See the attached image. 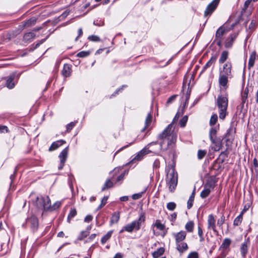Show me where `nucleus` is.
<instances>
[{
    "label": "nucleus",
    "instance_id": "nucleus-18",
    "mask_svg": "<svg viewBox=\"0 0 258 258\" xmlns=\"http://www.w3.org/2000/svg\"><path fill=\"white\" fill-rule=\"evenodd\" d=\"M15 78V74H12L8 77L6 82V86L7 88H8L10 89H11L15 87V83L14 82Z\"/></svg>",
    "mask_w": 258,
    "mask_h": 258
},
{
    "label": "nucleus",
    "instance_id": "nucleus-2",
    "mask_svg": "<svg viewBox=\"0 0 258 258\" xmlns=\"http://www.w3.org/2000/svg\"><path fill=\"white\" fill-rule=\"evenodd\" d=\"M228 94L225 92L218 96L216 100V105L218 108L219 118L223 120L227 115V111L228 98Z\"/></svg>",
    "mask_w": 258,
    "mask_h": 258
},
{
    "label": "nucleus",
    "instance_id": "nucleus-38",
    "mask_svg": "<svg viewBox=\"0 0 258 258\" xmlns=\"http://www.w3.org/2000/svg\"><path fill=\"white\" fill-rule=\"evenodd\" d=\"M90 54V51H82L77 54V56L79 57H85L88 56Z\"/></svg>",
    "mask_w": 258,
    "mask_h": 258
},
{
    "label": "nucleus",
    "instance_id": "nucleus-35",
    "mask_svg": "<svg viewBox=\"0 0 258 258\" xmlns=\"http://www.w3.org/2000/svg\"><path fill=\"white\" fill-rule=\"evenodd\" d=\"M231 243V240L229 238H225L221 246V247L224 248H228L230 244Z\"/></svg>",
    "mask_w": 258,
    "mask_h": 258
},
{
    "label": "nucleus",
    "instance_id": "nucleus-16",
    "mask_svg": "<svg viewBox=\"0 0 258 258\" xmlns=\"http://www.w3.org/2000/svg\"><path fill=\"white\" fill-rule=\"evenodd\" d=\"M250 245L249 239L247 238L243 243L241 244L240 246V251L242 256L245 258L248 250V248Z\"/></svg>",
    "mask_w": 258,
    "mask_h": 258
},
{
    "label": "nucleus",
    "instance_id": "nucleus-33",
    "mask_svg": "<svg viewBox=\"0 0 258 258\" xmlns=\"http://www.w3.org/2000/svg\"><path fill=\"white\" fill-rule=\"evenodd\" d=\"M77 215V211L75 209H71L70 213L68 215L67 221L70 223L71 220Z\"/></svg>",
    "mask_w": 258,
    "mask_h": 258
},
{
    "label": "nucleus",
    "instance_id": "nucleus-49",
    "mask_svg": "<svg viewBox=\"0 0 258 258\" xmlns=\"http://www.w3.org/2000/svg\"><path fill=\"white\" fill-rule=\"evenodd\" d=\"M225 216L222 215L220 219H219L217 221V225L219 226H221L225 222Z\"/></svg>",
    "mask_w": 258,
    "mask_h": 258
},
{
    "label": "nucleus",
    "instance_id": "nucleus-60",
    "mask_svg": "<svg viewBox=\"0 0 258 258\" xmlns=\"http://www.w3.org/2000/svg\"><path fill=\"white\" fill-rule=\"evenodd\" d=\"M124 174L122 173L119 176H118L117 178V181H119L122 180L124 178Z\"/></svg>",
    "mask_w": 258,
    "mask_h": 258
},
{
    "label": "nucleus",
    "instance_id": "nucleus-14",
    "mask_svg": "<svg viewBox=\"0 0 258 258\" xmlns=\"http://www.w3.org/2000/svg\"><path fill=\"white\" fill-rule=\"evenodd\" d=\"M229 77L225 75H219V84L220 86L222 87L224 89L226 90L228 88V78Z\"/></svg>",
    "mask_w": 258,
    "mask_h": 258
},
{
    "label": "nucleus",
    "instance_id": "nucleus-56",
    "mask_svg": "<svg viewBox=\"0 0 258 258\" xmlns=\"http://www.w3.org/2000/svg\"><path fill=\"white\" fill-rule=\"evenodd\" d=\"M126 86L123 85L120 88L116 90L112 95L113 96H115L116 94H118V92L121 91L123 89V88L125 87Z\"/></svg>",
    "mask_w": 258,
    "mask_h": 258
},
{
    "label": "nucleus",
    "instance_id": "nucleus-46",
    "mask_svg": "<svg viewBox=\"0 0 258 258\" xmlns=\"http://www.w3.org/2000/svg\"><path fill=\"white\" fill-rule=\"evenodd\" d=\"M60 205L61 203L60 202H55L52 206H50V210L53 211L56 210L60 207Z\"/></svg>",
    "mask_w": 258,
    "mask_h": 258
},
{
    "label": "nucleus",
    "instance_id": "nucleus-11",
    "mask_svg": "<svg viewBox=\"0 0 258 258\" xmlns=\"http://www.w3.org/2000/svg\"><path fill=\"white\" fill-rule=\"evenodd\" d=\"M230 30V28H228L225 24L222 25L216 31L215 34L216 39L222 38V36Z\"/></svg>",
    "mask_w": 258,
    "mask_h": 258
},
{
    "label": "nucleus",
    "instance_id": "nucleus-1",
    "mask_svg": "<svg viewBox=\"0 0 258 258\" xmlns=\"http://www.w3.org/2000/svg\"><path fill=\"white\" fill-rule=\"evenodd\" d=\"M166 172V182L170 192H173L177 186L178 176L175 171L174 164L168 165L165 169Z\"/></svg>",
    "mask_w": 258,
    "mask_h": 258
},
{
    "label": "nucleus",
    "instance_id": "nucleus-9",
    "mask_svg": "<svg viewBox=\"0 0 258 258\" xmlns=\"http://www.w3.org/2000/svg\"><path fill=\"white\" fill-rule=\"evenodd\" d=\"M68 151L69 147H67L61 152L59 155V158L60 159V164L58 167L59 170L62 169L64 166V163L68 157Z\"/></svg>",
    "mask_w": 258,
    "mask_h": 258
},
{
    "label": "nucleus",
    "instance_id": "nucleus-50",
    "mask_svg": "<svg viewBox=\"0 0 258 258\" xmlns=\"http://www.w3.org/2000/svg\"><path fill=\"white\" fill-rule=\"evenodd\" d=\"M179 117H180V114L179 112H177L175 116H174L172 122L170 123V124H172V127H173V125L177 122Z\"/></svg>",
    "mask_w": 258,
    "mask_h": 258
},
{
    "label": "nucleus",
    "instance_id": "nucleus-25",
    "mask_svg": "<svg viewBox=\"0 0 258 258\" xmlns=\"http://www.w3.org/2000/svg\"><path fill=\"white\" fill-rule=\"evenodd\" d=\"M112 230L109 231L101 239L102 244H104L111 237Z\"/></svg>",
    "mask_w": 258,
    "mask_h": 258
},
{
    "label": "nucleus",
    "instance_id": "nucleus-34",
    "mask_svg": "<svg viewBox=\"0 0 258 258\" xmlns=\"http://www.w3.org/2000/svg\"><path fill=\"white\" fill-rule=\"evenodd\" d=\"M217 130L215 127L212 128L209 132V137L210 140H213V139L217 138Z\"/></svg>",
    "mask_w": 258,
    "mask_h": 258
},
{
    "label": "nucleus",
    "instance_id": "nucleus-43",
    "mask_svg": "<svg viewBox=\"0 0 258 258\" xmlns=\"http://www.w3.org/2000/svg\"><path fill=\"white\" fill-rule=\"evenodd\" d=\"M207 151L206 150H199L198 152V157L199 159H202L206 155Z\"/></svg>",
    "mask_w": 258,
    "mask_h": 258
},
{
    "label": "nucleus",
    "instance_id": "nucleus-22",
    "mask_svg": "<svg viewBox=\"0 0 258 258\" xmlns=\"http://www.w3.org/2000/svg\"><path fill=\"white\" fill-rule=\"evenodd\" d=\"M71 68L69 64L66 63L63 66V70H62V75L64 77H68L70 76L71 74Z\"/></svg>",
    "mask_w": 258,
    "mask_h": 258
},
{
    "label": "nucleus",
    "instance_id": "nucleus-39",
    "mask_svg": "<svg viewBox=\"0 0 258 258\" xmlns=\"http://www.w3.org/2000/svg\"><path fill=\"white\" fill-rule=\"evenodd\" d=\"M36 22V19L32 18L25 22V26H30L34 25Z\"/></svg>",
    "mask_w": 258,
    "mask_h": 258
},
{
    "label": "nucleus",
    "instance_id": "nucleus-3",
    "mask_svg": "<svg viewBox=\"0 0 258 258\" xmlns=\"http://www.w3.org/2000/svg\"><path fill=\"white\" fill-rule=\"evenodd\" d=\"M173 236L175 240L177 250L181 253L186 251L188 249V246L186 243L183 242V240L186 236V232L182 230L177 233H173Z\"/></svg>",
    "mask_w": 258,
    "mask_h": 258
},
{
    "label": "nucleus",
    "instance_id": "nucleus-21",
    "mask_svg": "<svg viewBox=\"0 0 258 258\" xmlns=\"http://www.w3.org/2000/svg\"><path fill=\"white\" fill-rule=\"evenodd\" d=\"M256 58V52L255 51H253L251 53L249 58L248 60V69H250L251 68L253 67L254 64V62Z\"/></svg>",
    "mask_w": 258,
    "mask_h": 258
},
{
    "label": "nucleus",
    "instance_id": "nucleus-61",
    "mask_svg": "<svg viewBox=\"0 0 258 258\" xmlns=\"http://www.w3.org/2000/svg\"><path fill=\"white\" fill-rule=\"evenodd\" d=\"M175 98V96H172L170 97L167 100V103H170Z\"/></svg>",
    "mask_w": 258,
    "mask_h": 258
},
{
    "label": "nucleus",
    "instance_id": "nucleus-48",
    "mask_svg": "<svg viewBox=\"0 0 258 258\" xmlns=\"http://www.w3.org/2000/svg\"><path fill=\"white\" fill-rule=\"evenodd\" d=\"M194 201V199H192V197H189L187 203V208L188 209H190L192 207Z\"/></svg>",
    "mask_w": 258,
    "mask_h": 258
},
{
    "label": "nucleus",
    "instance_id": "nucleus-20",
    "mask_svg": "<svg viewBox=\"0 0 258 258\" xmlns=\"http://www.w3.org/2000/svg\"><path fill=\"white\" fill-rule=\"evenodd\" d=\"M65 143H66V142L62 140L54 142L50 146V147L49 148V151H54V150H56V149H57L59 147Z\"/></svg>",
    "mask_w": 258,
    "mask_h": 258
},
{
    "label": "nucleus",
    "instance_id": "nucleus-15",
    "mask_svg": "<svg viewBox=\"0 0 258 258\" xmlns=\"http://www.w3.org/2000/svg\"><path fill=\"white\" fill-rule=\"evenodd\" d=\"M27 222L30 225L31 228L33 231H35L37 229L38 227V220L35 216H31L27 219Z\"/></svg>",
    "mask_w": 258,
    "mask_h": 258
},
{
    "label": "nucleus",
    "instance_id": "nucleus-52",
    "mask_svg": "<svg viewBox=\"0 0 258 258\" xmlns=\"http://www.w3.org/2000/svg\"><path fill=\"white\" fill-rule=\"evenodd\" d=\"M142 196V193H138L133 195L132 198L134 200H138L140 199Z\"/></svg>",
    "mask_w": 258,
    "mask_h": 258
},
{
    "label": "nucleus",
    "instance_id": "nucleus-64",
    "mask_svg": "<svg viewBox=\"0 0 258 258\" xmlns=\"http://www.w3.org/2000/svg\"><path fill=\"white\" fill-rule=\"evenodd\" d=\"M122 255L120 253H116L113 258H122Z\"/></svg>",
    "mask_w": 258,
    "mask_h": 258
},
{
    "label": "nucleus",
    "instance_id": "nucleus-10",
    "mask_svg": "<svg viewBox=\"0 0 258 258\" xmlns=\"http://www.w3.org/2000/svg\"><path fill=\"white\" fill-rule=\"evenodd\" d=\"M219 3V0H213L210 3L205 11V16H207L208 15H211L217 7Z\"/></svg>",
    "mask_w": 258,
    "mask_h": 258
},
{
    "label": "nucleus",
    "instance_id": "nucleus-5",
    "mask_svg": "<svg viewBox=\"0 0 258 258\" xmlns=\"http://www.w3.org/2000/svg\"><path fill=\"white\" fill-rule=\"evenodd\" d=\"M172 124H169L166 128L158 136V138L160 140H163L168 138L167 146L174 144L176 141L177 135L173 133Z\"/></svg>",
    "mask_w": 258,
    "mask_h": 258
},
{
    "label": "nucleus",
    "instance_id": "nucleus-30",
    "mask_svg": "<svg viewBox=\"0 0 258 258\" xmlns=\"http://www.w3.org/2000/svg\"><path fill=\"white\" fill-rule=\"evenodd\" d=\"M120 219V215L119 212H115L112 215L110 223L111 224L117 223Z\"/></svg>",
    "mask_w": 258,
    "mask_h": 258
},
{
    "label": "nucleus",
    "instance_id": "nucleus-51",
    "mask_svg": "<svg viewBox=\"0 0 258 258\" xmlns=\"http://www.w3.org/2000/svg\"><path fill=\"white\" fill-rule=\"evenodd\" d=\"M76 123L75 122H71V123H70L69 124H68L66 127H67V131L68 132H70L72 128L74 127V126H75Z\"/></svg>",
    "mask_w": 258,
    "mask_h": 258
},
{
    "label": "nucleus",
    "instance_id": "nucleus-29",
    "mask_svg": "<svg viewBox=\"0 0 258 258\" xmlns=\"http://www.w3.org/2000/svg\"><path fill=\"white\" fill-rule=\"evenodd\" d=\"M165 249L163 247H160L157 249V250L155 251L153 253V256L154 258H158L164 252Z\"/></svg>",
    "mask_w": 258,
    "mask_h": 258
},
{
    "label": "nucleus",
    "instance_id": "nucleus-28",
    "mask_svg": "<svg viewBox=\"0 0 258 258\" xmlns=\"http://www.w3.org/2000/svg\"><path fill=\"white\" fill-rule=\"evenodd\" d=\"M217 56L214 55L212 56L210 60L206 63V64L204 66L203 70H205L207 68L210 67L216 61L217 59Z\"/></svg>",
    "mask_w": 258,
    "mask_h": 258
},
{
    "label": "nucleus",
    "instance_id": "nucleus-8",
    "mask_svg": "<svg viewBox=\"0 0 258 258\" xmlns=\"http://www.w3.org/2000/svg\"><path fill=\"white\" fill-rule=\"evenodd\" d=\"M232 63L230 61H227L224 64L222 70L220 72V74L225 75L229 76V78L232 77Z\"/></svg>",
    "mask_w": 258,
    "mask_h": 258
},
{
    "label": "nucleus",
    "instance_id": "nucleus-19",
    "mask_svg": "<svg viewBox=\"0 0 258 258\" xmlns=\"http://www.w3.org/2000/svg\"><path fill=\"white\" fill-rule=\"evenodd\" d=\"M213 144L214 145L213 147H212V149L215 151H218L220 150L222 146V143L220 139L219 138H215L213 140H210Z\"/></svg>",
    "mask_w": 258,
    "mask_h": 258
},
{
    "label": "nucleus",
    "instance_id": "nucleus-23",
    "mask_svg": "<svg viewBox=\"0 0 258 258\" xmlns=\"http://www.w3.org/2000/svg\"><path fill=\"white\" fill-rule=\"evenodd\" d=\"M248 94V89L247 88H246L241 93V109L243 108L244 103L247 100Z\"/></svg>",
    "mask_w": 258,
    "mask_h": 258
},
{
    "label": "nucleus",
    "instance_id": "nucleus-44",
    "mask_svg": "<svg viewBox=\"0 0 258 258\" xmlns=\"http://www.w3.org/2000/svg\"><path fill=\"white\" fill-rule=\"evenodd\" d=\"M176 204L174 202H169L167 205V208L170 211H173L176 208Z\"/></svg>",
    "mask_w": 258,
    "mask_h": 258
},
{
    "label": "nucleus",
    "instance_id": "nucleus-27",
    "mask_svg": "<svg viewBox=\"0 0 258 258\" xmlns=\"http://www.w3.org/2000/svg\"><path fill=\"white\" fill-rule=\"evenodd\" d=\"M194 225L195 224L193 221H188L185 225V229L187 232L191 233L194 231Z\"/></svg>",
    "mask_w": 258,
    "mask_h": 258
},
{
    "label": "nucleus",
    "instance_id": "nucleus-63",
    "mask_svg": "<svg viewBox=\"0 0 258 258\" xmlns=\"http://www.w3.org/2000/svg\"><path fill=\"white\" fill-rule=\"evenodd\" d=\"M128 198L127 196H123V197H121L120 198V200L121 201L125 202V201H128Z\"/></svg>",
    "mask_w": 258,
    "mask_h": 258
},
{
    "label": "nucleus",
    "instance_id": "nucleus-42",
    "mask_svg": "<svg viewBox=\"0 0 258 258\" xmlns=\"http://www.w3.org/2000/svg\"><path fill=\"white\" fill-rule=\"evenodd\" d=\"M89 233V232L88 231H83L81 232L78 239L80 240H83L88 235Z\"/></svg>",
    "mask_w": 258,
    "mask_h": 258
},
{
    "label": "nucleus",
    "instance_id": "nucleus-59",
    "mask_svg": "<svg viewBox=\"0 0 258 258\" xmlns=\"http://www.w3.org/2000/svg\"><path fill=\"white\" fill-rule=\"evenodd\" d=\"M45 40H46V39H42V40H40L39 41V42L37 43L35 45V46L34 48V49H35V48H37L38 47H39L41 44L43 43L45 41Z\"/></svg>",
    "mask_w": 258,
    "mask_h": 258
},
{
    "label": "nucleus",
    "instance_id": "nucleus-57",
    "mask_svg": "<svg viewBox=\"0 0 258 258\" xmlns=\"http://www.w3.org/2000/svg\"><path fill=\"white\" fill-rule=\"evenodd\" d=\"M108 200V197L105 196L101 200V203L102 205H105L106 204L107 201Z\"/></svg>",
    "mask_w": 258,
    "mask_h": 258
},
{
    "label": "nucleus",
    "instance_id": "nucleus-54",
    "mask_svg": "<svg viewBox=\"0 0 258 258\" xmlns=\"http://www.w3.org/2000/svg\"><path fill=\"white\" fill-rule=\"evenodd\" d=\"M6 131V132H8V127L5 125H0V133H4V131Z\"/></svg>",
    "mask_w": 258,
    "mask_h": 258
},
{
    "label": "nucleus",
    "instance_id": "nucleus-4",
    "mask_svg": "<svg viewBox=\"0 0 258 258\" xmlns=\"http://www.w3.org/2000/svg\"><path fill=\"white\" fill-rule=\"evenodd\" d=\"M145 221V214L142 213L138 220L133 221L131 223L128 224L123 227L120 230L119 233H122L124 231L130 233L132 232L134 230L138 231L140 229L142 224L144 223Z\"/></svg>",
    "mask_w": 258,
    "mask_h": 258
},
{
    "label": "nucleus",
    "instance_id": "nucleus-32",
    "mask_svg": "<svg viewBox=\"0 0 258 258\" xmlns=\"http://www.w3.org/2000/svg\"><path fill=\"white\" fill-rule=\"evenodd\" d=\"M243 214L240 213L239 215H238L237 217H236L233 221V225L234 226H238L240 225V224L242 222V219H243Z\"/></svg>",
    "mask_w": 258,
    "mask_h": 258
},
{
    "label": "nucleus",
    "instance_id": "nucleus-36",
    "mask_svg": "<svg viewBox=\"0 0 258 258\" xmlns=\"http://www.w3.org/2000/svg\"><path fill=\"white\" fill-rule=\"evenodd\" d=\"M113 182L110 180V179H108L106 181L105 183H104L102 190H104L106 188L111 187L113 186Z\"/></svg>",
    "mask_w": 258,
    "mask_h": 258
},
{
    "label": "nucleus",
    "instance_id": "nucleus-58",
    "mask_svg": "<svg viewBox=\"0 0 258 258\" xmlns=\"http://www.w3.org/2000/svg\"><path fill=\"white\" fill-rule=\"evenodd\" d=\"M83 34V30H82V28H80L79 30H78V36L77 37V38H76V41H77L78 40V38L81 36Z\"/></svg>",
    "mask_w": 258,
    "mask_h": 258
},
{
    "label": "nucleus",
    "instance_id": "nucleus-41",
    "mask_svg": "<svg viewBox=\"0 0 258 258\" xmlns=\"http://www.w3.org/2000/svg\"><path fill=\"white\" fill-rule=\"evenodd\" d=\"M188 117L187 115L184 116L179 121V125L181 127H184L187 122Z\"/></svg>",
    "mask_w": 258,
    "mask_h": 258
},
{
    "label": "nucleus",
    "instance_id": "nucleus-6",
    "mask_svg": "<svg viewBox=\"0 0 258 258\" xmlns=\"http://www.w3.org/2000/svg\"><path fill=\"white\" fill-rule=\"evenodd\" d=\"M36 206L39 209L45 210H50V200L48 196L40 197L37 198Z\"/></svg>",
    "mask_w": 258,
    "mask_h": 258
},
{
    "label": "nucleus",
    "instance_id": "nucleus-7",
    "mask_svg": "<svg viewBox=\"0 0 258 258\" xmlns=\"http://www.w3.org/2000/svg\"><path fill=\"white\" fill-rule=\"evenodd\" d=\"M215 187V181L213 180H209L204 185V188L201 192V197L203 199L207 198L211 192V189Z\"/></svg>",
    "mask_w": 258,
    "mask_h": 258
},
{
    "label": "nucleus",
    "instance_id": "nucleus-37",
    "mask_svg": "<svg viewBox=\"0 0 258 258\" xmlns=\"http://www.w3.org/2000/svg\"><path fill=\"white\" fill-rule=\"evenodd\" d=\"M218 119V116L216 114H214L212 115L211 117L210 120V125L212 126L216 124V123Z\"/></svg>",
    "mask_w": 258,
    "mask_h": 258
},
{
    "label": "nucleus",
    "instance_id": "nucleus-45",
    "mask_svg": "<svg viewBox=\"0 0 258 258\" xmlns=\"http://www.w3.org/2000/svg\"><path fill=\"white\" fill-rule=\"evenodd\" d=\"M88 39L92 41L98 42L100 41V38L96 35H91L88 37Z\"/></svg>",
    "mask_w": 258,
    "mask_h": 258
},
{
    "label": "nucleus",
    "instance_id": "nucleus-13",
    "mask_svg": "<svg viewBox=\"0 0 258 258\" xmlns=\"http://www.w3.org/2000/svg\"><path fill=\"white\" fill-rule=\"evenodd\" d=\"M208 228L212 229L214 232L217 233L216 229V220L214 216L212 214L209 215L208 219Z\"/></svg>",
    "mask_w": 258,
    "mask_h": 258
},
{
    "label": "nucleus",
    "instance_id": "nucleus-53",
    "mask_svg": "<svg viewBox=\"0 0 258 258\" xmlns=\"http://www.w3.org/2000/svg\"><path fill=\"white\" fill-rule=\"evenodd\" d=\"M250 206V203H248L247 204H245L244 205L243 209L242 211V212H241V213L242 214H243L244 212H245L246 211H247L248 210V209L249 208Z\"/></svg>",
    "mask_w": 258,
    "mask_h": 258
},
{
    "label": "nucleus",
    "instance_id": "nucleus-40",
    "mask_svg": "<svg viewBox=\"0 0 258 258\" xmlns=\"http://www.w3.org/2000/svg\"><path fill=\"white\" fill-rule=\"evenodd\" d=\"M155 226L160 230H163L165 229V225L162 224L158 220L156 221Z\"/></svg>",
    "mask_w": 258,
    "mask_h": 258
},
{
    "label": "nucleus",
    "instance_id": "nucleus-31",
    "mask_svg": "<svg viewBox=\"0 0 258 258\" xmlns=\"http://www.w3.org/2000/svg\"><path fill=\"white\" fill-rule=\"evenodd\" d=\"M152 115L150 113H149L148 115L146 117V121H145V126L144 128L142 130V132H144L145 130V128L148 127L150 124H151V122L152 121Z\"/></svg>",
    "mask_w": 258,
    "mask_h": 258
},
{
    "label": "nucleus",
    "instance_id": "nucleus-47",
    "mask_svg": "<svg viewBox=\"0 0 258 258\" xmlns=\"http://www.w3.org/2000/svg\"><path fill=\"white\" fill-rule=\"evenodd\" d=\"M187 258H199V254L196 251H193L189 253Z\"/></svg>",
    "mask_w": 258,
    "mask_h": 258
},
{
    "label": "nucleus",
    "instance_id": "nucleus-24",
    "mask_svg": "<svg viewBox=\"0 0 258 258\" xmlns=\"http://www.w3.org/2000/svg\"><path fill=\"white\" fill-rule=\"evenodd\" d=\"M229 56V52L227 50H224L221 52L220 58L219 59V63L220 64L224 63Z\"/></svg>",
    "mask_w": 258,
    "mask_h": 258
},
{
    "label": "nucleus",
    "instance_id": "nucleus-17",
    "mask_svg": "<svg viewBox=\"0 0 258 258\" xmlns=\"http://www.w3.org/2000/svg\"><path fill=\"white\" fill-rule=\"evenodd\" d=\"M150 152H151V151L148 150L147 148H144L137 154V155L132 160V161H140L145 155Z\"/></svg>",
    "mask_w": 258,
    "mask_h": 258
},
{
    "label": "nucleus",
    "instance_id": "nucleus-26",
    "mask_svg": "<svg viewBox=\"0 0 258 258\" xmlns=\"http://www.w3.org/2000/svg\"><path fill=\"white\" fill-rule=\"evenodd\" d=\"M35 37V34L32 32H30L25 33L24 36V39L26 41H30L34 39Z\"/></svg>",
    "mask_w": 258,
    "mask_h": 258
},
{
    "label": "nucleus",
    "instance_id": "nucleus-55",
    "mask_svg": "<svg viewBox=\"0 0 258 258\" xmlns=\"http://www.w3.org/2000/svg\"><path fill=\"white\" fill-rule=\"evenodd\" d=\"M93 217L91 215H87L86 216L84 219V221L86 222H89L92 221Z\"/></svg>",
    "mask_w": 258,
    "mask_h": 258
},
{
    "label": "nucleus",
    "instance_id": "nucleus-12",
    "mask_svg": "<svg viewBox=\"0 0 258 258\" xmlns=\"http://www.w3.org/2000/svg\"><path fill=\"white\" fill-rule=\"evenodd\" d=\"M238 36L237 33H234L230 34L226 39L225 47L226 48H230L232 47L233 43Z\"/></svg>",
    "mask_w": 258,
    "mask_h": 258
},
{
    "label": "nucleus",
    "instance_id": "nucleus-62",
    "mask_svg": "<svg viewBox=\"0 0 258 258\" xmlns=\"http://www.w3.org/2000/svg\"><path fill=\"white\" fill-rule=\"evenodd\" d=\"M252 0H246L244 3V7L245 8H247L249 5Z\"/></svg>",
    "mask_w": 258,
    "mask_h": 258
}]
</instances>
